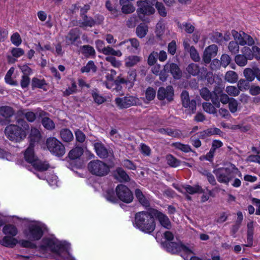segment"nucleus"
<instances>
[{
  "label": "nucleus",
  "instance_id": "nucleus-1",
  "mask_svg": "<svg viewBox=\"0 0 260 260\" xmlns=\"http://www.w3.org/2000/svg\"><path fill=\"white\" fill-rule=\"evenodd\" d=\"M153 209L150 208L148 211L137 212L133 221L134 227L144 233L152 234L156 228V221L152 213Z\"/></svg>",
  "mask_w": 260,
  "mask_h": 260
},
{
  "label": "nucleus",
  "instance_id": "nucleus-2",
  "mask_svg": "<svg viewBox=\"0 0 260 260\" xmlns=\"http://www.w3.org/2000/svg\"><path fill=\"white\" fill-rule=\"evenodd\" d=\"M18 124H11L5 129L7 138L15 142H20L26 137L29 130V126L24 119L17 120Z\"/></svg>",
  "mask_w": 260,
  "mask_h": 260
},
{
  "label": "nucleus",
  "instance_id": "nucleus-3",
  "mask_svg": "<svg viewBox=\"0 0 260 260\" xmlns=\"http://www.w3.org/2000/svg\"><path fill=\"white\" fill-rule=\"evenodd\" d=\"M164 237L167 241L162 242L161 245L167 251L173 254L183 252L185 255H186L183 257L185 260H188V255L194 253L192 249L182 243L171 242L174 237V235L170 231H166L164 233Z\"/></svg>",
  "mask_w": 260,
  "mask_h": 260
},
{
  "label": "nucleus",
  "instance_id": "nucleus-4",
  "mask_svg": "<svg viewBox=\"0 0 260 260\" xmlns=\"http://www.w3.org/2000/svg\"><path fill=\"white\" fill-rule=\"evenodd\" d=\"M231 168L220 167L213 171V173L216 177L217 181L221 183L228 185L236 176L238 169L234 164L230 163Z\"/></svg>",
  "mask_w": 260,
  "mask_h": 260
},
{
  "label": "nucleus",
  "instance_id": "nucleus-5",
  "mask_svg": "<svg viewBox=\"0 0 260 260\" xmlns=\"http://www.w3.org/2000/svg\"><path fill=\"white\" fill-rule=\"evenodd\" d=\"M243 74L246 79H241L238 82V87L240 90L249 89V82L253 81L255 78L260 81V68L258 66L245 69Z\"/></svg>",
  "mask_w": 260,
  "mask_h": 260
},
{
  "label": "nucleus",
  "instance_id": "nucleus-6",
  "mask_svg": "<svg viewBox=\"0 0 260 260\" xmlns=\"http://www.w3.org/2000/svg\"><path fill=\"white\" fill-rule=\"evenodd\" d=\"M45 225L33 221L28 224L27 228L24 230L23 234L25 237L30 241H38L43 236V228Z\"/></svg>",
  "mask_w": 260,
  "mask_h": 260
},
{
  "label": "nucleus",
  "instance_id": "nucleus-7",
  "mask_svg": "<svg viewBox=\"0 0 260 260\" xmlns=\"http://www.w3.org/2000/svg\"><path fill=\"white\" fill-rule=\"evenodd\" d=\"M89 172L93 175L104 177L110 172V167L104 161L99 159L91 160L87 165Z\"/></svg>",
  "mask_w": 260,
  "mask_h": 260
},
{
  "label": "nucleus",
  "instance_id": "nucleus-8",
  "mask_svg": "<svg viewBox=\"0 0 260 260\" xmlns=\"http://www.w3.org/2000/svg\"><path fill=\"white\" fill-rule=\"evenodd\" d=\"M42 242V244L39 246L41 250H46L49 248L51 252L58 255H60L61 250H67L68 249L67 244H57L54 240L51 238H43Z\"/></svg>",
  "mask_w": 260,
  "mask_h": 260
},
{
  "label": "nucleus",
  "instance_id": "nucleus-9",
  "mask_svg": "<svg viewBox=\"0 0 260 260\" xmlns=\"http://www.w3.org/2000/svg\"><path fill=\"white\" fill-rule=\"evenodd\" d=\"M46 145L50 152L56 156H62L66 152L64 146L55 137L47 138Z\"/></svg>",
  "mask_w": 260,
  "mask_h": 260
},
{
  "label": "nucleus",
  "instance_id": "nucleus-10",
  "mask_svg": "<svg viewBox=\"0 0 260 260\" xmlns=\"http://www.w3.org/2000/svg\"><path fill=\"white\" fill-rule=\"evenodd\" d=\"M115 191L119 201L123 203L129 204L134 200V194L131 189L125 185L118 184L116 188Z\"/></svg>",
  "mask_w": 260,
  "mask_h": 260
},
{
  "label": "nucleus",
  "instance_id": "nucleus-11",
  "mask_svg": "<svg viewBox=\"0 0 260 260\" xmlns=\"http://www.w3.org/2000/svg\"><path fill=\"white\" fill-rule=\"evenodd\" d=\"M34 147L35 146L32 144H29L24 152V160L19 159L17 160V164L27 168L28 165H31L34 163L39 158L35 153Z\"/></svg>",
  "mask_w": 260,
  "mask_h": 260
},
{
  "label": "nucleus",
  "instance_id": "nucleus-12",
  "mask_svg": "<svg viewBox=\"0 0 260 260\" xmlns=\"http://www.w3.org/2000/svg\"><path fill=\"white\" fill-rule=\"evenodd\" d=\"M182 105L185 108H188L189 114H194L197 109L196 100H190L188 92L185 90L182 91L180 95Z\"/></svg>",
  "mask_w": 260,
  "mask_h": 260
},
{
  "label": "nucleus",
  "instance_id": "nucleus-13",
  "mask_svg": "<svg viewBox=\"0 0 260 260\" xmlns=\"http://www.w3.org/2000/svg\"><path fill=\"white\" fill-rule=\"evenodd\" d=\"M152 213L154 215V218L158 221L161 226L167 230L172 229L171 221L167 215L155 208L153 209Z\"/></svg>",
  "mask_w": 260,
  "mask_h": 260
},
{
  "label": "nucleus",
  "instance_id": "nucleus-14",
  "mask_svg": "<svg viewBox=\"0 0 260 260\" xmlns=\"http://www.w3.org/2000/svg\"><path fill=\"white\" fill-rule=\"evenodd\" d=\"M174 95V91L171 85H168L166 88L164 87H159L157 93V97L159 101L166 99L169 102L173 101Z\"/></svg>",
  "mask_w": 260,
  "mask_h": 260
},
{
  "label": "nucleus",
  "instance_id": "nucleus-15",
  "mask_svg": "<svg viewBox=\"0 0 260 260\" xmlns=\"http://www.w3.org/2000/svg\"><path fill=\"white\" fill-rule=\"evenodd\" d=\"M81 30L78 27L70 30L68 35L65 37L66 41L68 44L78 45L81 43L80 40Z\"/></svg>",
  "mask_w": 260,
  "mask_h": 260
},
{
  "label": "nucleus",
  "instance_id": "nucleus-16",
  "mask_svg": "<svg viewBox=\"0 0 260 260\" xmlns=\"http://www.w3.org/2000/svg\"><path fill=\"white\" fill-rule=\"evenodd\" d=\"M138 8L137 12L138 14L144 15H150L155 13V9L152 6L149 5L146 1H138L137 3Z\"/></svg>",
  "mask_w": 260,
  "mask_h": 260
},
{
  "label": "nucleus",
  "instance_id": "nucleus-17",
  "mask_svg": "<svg viewBox=\"0 0 260 260\" xmlns=\"http://www.w3.org/2000/svg\"><path fill=\"white\" fill-rule=\"evenodd\" d=\"M138 99L133 96H125L123 98H117L115 99L116 104L120 108H127L132 106L136 105Z\"/></svg>",
  "mask_w": 260,
  "mask_h": 260
},
{
  "label": "nucleus",
  "instance_id": "nucleus-18",
  "mask_svg": "<svg viewBox=\"0 0 260 260\" xmlns=\"http://www.w3.org/2000/svg\"><path fill=\"white\" fill-rule=\"evenodd\" d=\"M173 186L181 193H183L182 188L184 189L186 192L190 194H193L196 193H203L204 192L202 187L199 185L192 186L188 184H184L181 185V187H179L178 185L173 183Z\"/></svg>",
  "mask_w": 260,
  "mask_h": 260
},
{
  "label": "nucleus",
  "instance_id": "nucleus-19",
  "mask_svg": "<svg viewBox=\"0 0 260 260\" xmlns=\"http://www.w3.org/2000/svg\"><path fill=\"white\" fill-rule=\"evenodd\" d=\"M218 47L215 44L208 46L204 50L203 60L206 63H209L212 57H215L217 53Z\"/></svg>",
  "mask_w": 260,
  "mask_h": 260
},
{
  "label": "nucleus",
  "instance_id": "nucleus-20",
  "mask_svg": "<svg viewBox=\"0 0 260 260\" xmlns=\"http://www.w3.org/2000/svg\"><path fill=\"white\" fill-rule=\"evenodd\" d=\"M93 145L96 155L101 159L107 158L112 154L102 142H95Z\"/></svg>",
  "mask_w": 260,
  "mask_h": 260
},
{
  "label": "nucleus",
  "instance_id": "nucleus-21",
  "mask_svg": "<svg viewBox=\"0 0 260 260\" xmlns=\"http://www.w3.org/2000/svg\"><path fill=\"white\" fill-rule=\"evenodd\" d=\"M50 167V164L47 161H43L38 158L31 165H28L27 169L30 171L34 169L39 172H43L47 171Z\"/></svg>",
  "mask_w": 260,
  "mask_h": 260
},
{
  "label": "nucleus",
  "instance_id": "nucleus-22",
  "mask_svg": "<svg viewBox=\"0 0 260 260\" xmlns=\"http://www.w3.org/2000/svg\"><path fill=\"white\" fill-rule=\"evenodd\" d=\"M113 177L120 182H128L130 181V177L121 167L117 168L113 172Z\"/></svg>",
  "mask_w": 260,
  "mask_h": 260
},
{
  "label": "nucleus",
  "instance_id": "nucleus-23",
  "mask_svg": "<svg viewBox=\"0 0 260 260\" xmlns=\"http://www.w3.org/2000/svg\"><path fill=\"white\" fill-rule=\"evenodd\" d=\"M14 109L11 107L8 106L0 107V116L4 117L8 123L12 122L10 118L14 115Z\"/></svg>",
  "mask_w": 260,
  "mask_h": 260
},
{
  "label": "nucleus",
  "instance_id": "nucleus-24",
  "mask_svg": "<svg viewBox=\"0 0 260 260\" xmlns=\"http://www.w3.org/2000/svg\"><path fill=\"white\" fill-rule=\"evenodd\" d=\"M135 197L139 203L145 208L150 207V203L149 199L142 192L139 188H136L135 190Z\"/></svg>",
  "mask_w": 260,
  "mask_h": 260
},
{
  "label": "nucleus",
  "instance_id": "nucleus-25",
  "mask_svg": "<svg viewBox=\"0 0 260 260\" xmlns=\"http://www.w3.org/2000/svg\"><path fill=\"white\" fill-rule=\"evenodd\" d=\"M166 65H168V70L174 79L178 80L181 78L182 72L178 64L173 62H167Z\"/></svg>",
  "mask_w": 260,
  "mask_h": 260
},
{
  "label": "nucleus",
  "instance_id": "nucleus-26",
  "mask_svg": "<svg viewBox=\"0 0 260 260\" xmlns=\"http://www.w3.org/2000/svg\"><path fill=\"white\" fill-rule=\"evenodd\" d=\"M18 243L17 239L9 236H5L0 240V244L8 248H14Z\"/></svg>",
  "mask_w": 260,
  "mask_h": 260
},
{
  "label": "nucleus",
  "instance_id": "nucleus-27",
  "mask_svg": "<svg viewBox=\"0 0 260 260\" xmlns=\"http://www.w3.org/2000/svg\"><path fill=\"white\" fill-rule=\"evenodd\" d=\"M104 197L106 200L112 203H118V199L115 191L113 188H108L103 194Z\"/></svg>",
  "mask_w": 260,
  "mask_h": 260
},
{
  "label": "nucleus",
  "instance_id": "nucleus-28",
  "mask_svg": "<svg viewBox=\"0 0 260 260\" xmlns=\"http://www.w3.org/2000/svg\"><path fill=\"white\" fill-rule=\"evenodd\" d=\"M247 240L248 244L246 246L251 247L253 245V237L254 234L253 222L251 221L247 223Z\"/></svg>",
  "mask_w": 260,
  "mask_h": 260
},
{
  "label": "nucleus",
  "instance_id": "nucleus-29",
  "mask_svg": "<svg viewBox=\"0 0 260 260\" xmlns=\"http://www.w3.org/2000/svg\"><path fill=\"white\" fill-rule=\"evenodd\" d=\"M148 32V26L145 23H141L136 29V34L140 39L144 38Z\"/></svg>",
  "mask_w": 260,
  "mask_h": 260
},
{
  "label": "nucleus",
  "instance_id": "nucleus-30",
  "mask_svg": "<svg viewBox=\"0 0 260 260\" xmlns=\"http://www.w3.org/2000/svg\"><path fill=\"white\" fill-rule=\"evenodd\" d=\"M3 232L6 236L15 237L18 234V230L14 225L8 224L3 227Z\"/></svg>",
  "mask_w": 260,
  "mask_h": 260
},
{
  "label": "nucleus",
  "instance_id": "nucleus-31",
  "mask_svg": "<svg viewBox=\"0 0 260 260\" xmlns=\"http://www.w3.org/2000/svg\"><path fill=\"white\" fill-rule=\"evenodd\" d=\"M82 21L79 22V26L80 27H92L95 25L94 18L90 16H88L87 15L81 16Z\"/></svg>",
  "mask_w": 260,
  "mask_h": 260
},
{
  "label": "nucleus",
  "instance_id": "nucleus-32",
  "mask_svg": "<svg viewBox=\"0 0 260 260\" xmlns=\"http://www.w3.org/2000/svg\"><path fill=\"white\" fill-rule=\"evenodd\" d=\"M41 134L39 131L35 127L31 128L29 134V144L35 146L36 142H39L40 139Z\"/></svg>",
  "mask_w": 260,
  "mask_h": 260
},
{
  "label": "nucleus",
  "instance_id": "nucleus-33",
  "mask_svg": "<svg viewBox=\"0 0 260 260\" xmlns=\"http://www.w3.org/2000/svg\"><path fill=\"white\" fill-rule=\"evenodd\" d=\"M127 74V77L126 79L127 86L128 89H131L134 87L135 82L136 80V71L135 70H129Z\"/></svg>",
  "mask_w": 260,
  "mask_h": 260
},
{
  "label": "nucleus",
  "instance_id": "nucleus-34",
  "mask_svg": "<svg viewBox=\"0 0 260 260\" xmlns=\"http://www.w3.org/2000/svg\"><path fill=\"white\" fill-rule=\"evenodd\" d=\"M81 53L85 55L86 57L91 56L93 58L95 56V51L94 48L89 45H84L81 47Z\"/></svg>",
  "mask_w": 260,
  "mask_h": 260
},
{
  "label": "nucleus",
  "instance_id": "nucleus-35",
  "mask_svg": "<svg viewBox=\"0 0 260 260\" xmlns=\"http://www.w3.org/2000/svg\"><path fill=\"white\" fill-rule=\"evenodd\" d=\"M83 149L81 147H76L70 151L68 157L70 159L79 158L83 153Z\"/></svg>",
  "mask_w": 260,
  "mask_h": 260
},
{
  "label": "nucleus",
  "instance_id": "nucleus-36",
  "mask_svg": "<svg viewBox=\"0 0 260 260\" xmlns=\"http://www.w3.org/2000/svg\"><path fill=\"white\" fill-rule=\"evenodd\" d=\"M60 136L62 141L66 142H69L74 138L72 132L68 128H64L61 130Z\"/></svg>",
  "mask_w": 260,
  "mask_h": 260
},
{
  "label": "nucleus",
  "instance_id": "nucleus-37",
  "mask_svg": "<svg viewBox=\"0 0 260 260\" xmlns=\"http://www.w3.org/2000/svg\"><path fill=\"white\" fill-rule=\"evenodd\" d=\"M171 145L176 149L179 150L185 153L188 152H192L195 153V151L192 150L190 146L188 144H184L180 142H175L173 143Z\"/></svg>",
  "mask_w": 260,
  "mask_h": 260
},
{
  "label": "nucleus",
  "instance_id": "nucleus-38",
  "mask_svg": "<svg viewBox=\"0 0 260 260\" xmlns=\"http://www.w3.org/2000/svg\"><path fill=\"white\" fill-rule=\"evenodd\" d=\"M105 6L114 17L116 18L121 15V12L117 9L116 7L113 6L109 0L106 2Z\"/></svg>",
  "mask_w": 260,
  "mask_h": 260
},
{
  "label": "nucleus",
  "instance_id": "nucleus-39",
  "mask_svg": "<svg viewBox=\"0 0 260 260\" xmlns=\"http://www.w3.org/2000/svg\"><path fill=\"white\" fill-rule=\"evenodd\" d=\"M167 164L171 167L176 168L181 165V161L176 158L172 154L166 156Z\"/></svg>",
  "mask_w": 260,
  "mask_h": 260
},
{
  "label": "nucleus",
  "instance_id": "nucleus-40",
  "mask_svg": "<svg viewBox=\"0 0 260 260\" xmlns=\"http://www.w3.org/2000/svg\"><path fill=\"white\" fill-rule=\"evenodd\" d=\"M186 70L189 74L196 76L200 73V67L198 64L191 63L187 66Z\"/></svg>",
  "mask_w": 260,
  "mask_h": 260
},
{
  "label": "nucleus",
  "instance_id": "nucleus-41",
  "mask_svg": "<svg viewBox=\"0 0 260 260\" xmlns=\"http://www.w3.org/2000/svg\"><path fill=\"white\" fill-rule=\"evenodd\" d=\"M47 85L44 79L40 80L36 77H34L31 80V88L34 90L36 88L43 89V86Z\"/></svg>",
  "mask_w": 260,
  "mask_h": 260
},
{
  "label": "nucleus",
  "instance_id": "nucleus-42",
  "mask_svg": "<svg viewBox=\"0 0 260 260\" xmlns=\"http://www.w3.org/2000/svg\"><path fill=\"white\" fill-rule=\"evenodd\" d=\"M80 71L82 73H89L90 71H92V72L95 73L97 71V67L95 65L93 61L90 60L87 62L85 66L81 68Z\"/></svg>",
  "mask_w": 260,
  "mask_h": 260
},
{
  "label": "nucleus",
  "instance_id": "nucleus-43",
  "mask_svg": "<svg viewBox=\"0 0 260 260\" xmlns=\"http://www.w3.org/2000/svg\"><path fill=\"white\" fill-rule=\"evenodd\" d=\"M102 53L106 55H113L120 57L122 55V53L120 50H115L113 48L107 46L106 48L102 49Z\"/></svg>",
  "mask_w": 260,
  "mask_h": 260
},
{
  "label": "nucleus",
  "instance_id": "nucleus-44",
  "mask_svg": "<svg viewBox=\"0 0 260 260\" xmlns=\"http://www.w3.org/2000/svg\"><path fill=\"white\" fill-rule=\"evenodd\" d=\"M42 124L45 128L48 130H52L55 128V124L54 122L48 117H44L42 118Z\"/></svg>",
  "mask_w": 260,
  "mask_h": 260
},
{
  "label": "nucleus",
  "instance_id": "nucleus-45",
  "mask_svg": "<svg viewBox=\"0 0 260 260\" xmlns=\"http://www.w3.org/2000/svg\"><path fill=\"white\" fill-rule=\"evenodd\" d=\"M200 173L207 177L208 182L212 185H215L217 184L214 176L208 170H204L202 171H200Z\"/></svg>",
  "mask_w": 260,
  "mask_h": 260
},
{
  "label": "nucleus",
  "instance_id": "nucleus-46",
  "mask_svg": "<svg viewBox=\"0 0 260 260\" xmlns=\"http://www.w3.org/2000/svg\"><path fill=\"white\" fill-rule=\"evenodd\" d=\"M158 132L161 134L167 135L173 137H177L179 134L177 131L170 128H160L158 129Z\"/></svg>",
  "mask_w": 260,
  "mask_h": 260
},
{
  "label": "nucleus",
  "instance_id": "nucleus-47",
  "mask_svg": "<svg viewBox=\"0 0 260 260\" xmlns=\"http://www.w3.org/2000/svg\"><path fill=\"white\" fill-rule=\"evenodd\" d=\"M239 45L237 42L232 41L228 45V49L232 54H236L239 51Z\"/></svg>",
  "mask_w": 260,
  "mask_h": 260
},
{
  "label": "nucleus",
  "instance_id": "nucleus-48",
  "mask_svg": "<svg viewBox=\"0 0 260 260\" xmlns=\"http://www.w3.org/2000/svg\"><path fill=\"white\" fill-rule=\"evenodd\" d=\"M225 79L229 82L235 83L238 80V75L234 71H229L226 72Z\"/></svg>",
  "mask_w": 260,
  "mask_h": 260
},
{
  "label": "nucleus",
  "instance_id": "nucleus-49",
  "mask_svg": "<svg viewBox=\"0 0 260 260\" xmlns=\"http://www.w3.org/2000/svg\"><path fill=\"white\" fill-rule=\"evenodd\" d=\"M202 106L204 110L209 114H214L217 113L215 106L212 105L210 103L204 102Z\"/></svg>",
  "mask_w": 260,
  "mask_h": 260
},
{
  "label": "nucleus",
  "instance_id": "nucleus-50",
  "mask_svg": "<svg viewBox=\"0 0 260 260\" xmlns=\"http://www.w3.org/2000/svg\"><path fill=\"white\" fill-rule=\"evenodd\" d=\"M248 58L243 54H237L235 57L236 63L240 67L245 66L247 63Z\"/></svg>",
  "mask_w": 260,
  "mask_h": 260
},
{
  "label": "nucleus",
  "instance_id": "nucleus-51",
  "mask_svg": "<svg viewBox=\"0 0 260 260\" xmlns=\"http://www.w3.org/2000/svg\"><path fill=\"white\" fill-rule=\"evenodd\" d=\"M210 39L213 42L218 44H221L223 42L222 34L218 31L213 32L210 37Z\"/></svg>",
  "mask_w": 260,
  "mask_h": 260
},
{
  "label": "nucleus",
  "instance_id": "nucleus-52",
  "mask_svg": "<svg viewBox=\"0 0 260 260\" xmlns=\"http://www.w3.org/2000/svg\"><path fill=\"white\" fill-rule=\"evenodd\" d=\"M156 96V90L151 87H148L145 91L146 99L148 101H151Z\"/></svg>",
  "mask_w": 260,
  "mask_h": 260
},
{
  "label": "nucleus",
  "instance_id": "nucleus-53",
  "mask_svg": "<svg viewBox=\"0 0 260 260\" xmlns=\"http://www.w3.org/2000/svg\"><path fill=\"white\" fill-rule=\"evenodd\" d=\"M21 247L24 248H29L30 249H36L37 246L36 244L32 243L30 240H21L18 241V243Z\"/></svg>",
  "mask_w": 260,
  "mask_h": 260
},
{
  "label": "nucleus",
  "instance_id": "nucleus-54",
  "mask_svg": "<svg viewBox=\"0 0 260 260\" xmlns=\"http://www.w3.org/2000/svg\"><path fill=\"white\" fill-rule=\"evenodd\" d=\"M155 8L159 14L162 17H165L167 15V11L164 5L161 2H158L156 4Z\"/></svg>",
  "mask_w": 260,
  "mask_h": 260
},
{
  "label": "nucleus",
  "instance_id": "nucleus-55",
  "mask_svg": "<svg viewBox=\"0 0 260 260\" xmlns=\"http://www.w3.org/2000/svg\"><path fill=\"white\" fill-rule=\"evenodd\" d=\"M165 31V25L162 21H159L156 25L155 34L158 38H160Z\"/></svg>",
  "mask_w": 260,
  "mask_h": 260
},
{
  "label": "nucleus",
  "instance_id": "nucleus-56",
  "mask_svg": "<svg viewBox=\"0 0 260 260\" xmlns=\"http://www.w3.org/2000/svg\"><path fill=\"white\" fill-rule=\"evenodd\" d=\"M140 61L138 56H130L127 58L125 62V66L127 67H132Z\"/></svg>",
  "mask_w": 260,
  "mask_h": 260
},
{
  "label": "nucleus",
  "instance_id": "nucleus-57",
  "mask_svg": "<svg viewBox=\"0 0 260 260\" xmlns=\"http://www.w3.org/2000/svg\"><path fill=\"white\" fill-rule=\"evenodd\" d=\"M188 52L190 54V58L195 62H198L200 60V57L199 54L193 46H191L190 50H188Z\"/></svg>",
  "mask_w": 260,
  "mask_h": 260
},
{
  "label": "nucleus",
  "instance_id": "nucleus-58",
  "mask_svg": "<svg viewBox=\"0 0 260 260\" xmlns=\"http://www.w3.org/2000/svg\"><path fill=\"white\" fill-rule=\"evenodd\" d=\"M121 9V13L128 14L133 13L135 10V8L131 3H129L127 5L122 6Z\"/></svg>",
  "mask_w": 260,
  "mask_h": 260
},
{
  "label": "nucleus",
  "instance_id": "nucleus-59",
  "mask_svg": "<svg viewBox=\"0 0 260 260\" xmlns=\"http://www.w3.org/2000/svg\"><path fill=\"white\" fill-rule=\"evenodd\" d=\"M168 65H165L164 68L159 73V80L162 82H165L167 80L169 75V70H168Z\"/></svg>",
  "mask_w": 260,
  "mask_h": 260
},
{
  "label": "nucleus",
  "instance_id": "nucleus-60",
  "mask_svg": "<svg viewBox=\"0 0 260 260\" xmlns=\"http://www.w3.org/2000/svg\"><path fill=\"white\" fill-rule=\"evenodd\" d=\"M201 97L205 101H208L211 99V92L207 87H203L200 90Z\"/></svg>",
  "mask_w": 260,
  "mask_h": 260
},
{
  "label": "nucleus",
  "instance_id": "nucleus-61",
  "mask_svg": "<svg viewBox=\"0 0 260 260\" xmlns=\"http://www.w3.org/2000/svg\"><path fill=\"white\" fill-rule=\"evenodd\" d=\"M158 53L157 52H152L148 56L147 63L149 66H153L156 62Z\"/></svg>",
  "mask_w": 260,
  "mask_h": 260
},
{
  "label": "nucleus",
  "instance_id": "nucleus-62",
  "mask_svg": "<svg viewBox=\"0 0 260 260\" xmlns=\"http://www.w3.org/2000/svg\"><path fill=\"white\" fill-rule=\"evenodd\" d=\"M229 108L230 112L232 113L237 111L238 102L233 98H230V101L229 102Z\"/></svg>",
  "mask_w": 260,
  "mask_h": 260
},
{
  "label": "nucleus",
  "instance_id": "nucleus-63",
  "mask_svg": "<svg viewBox=\"0 0 260 260\" xmlns=\"http://www.w3.org/2000/svg\"><path fill=\"white\" fill-rule=\"evenodd\" d=\"M11 41L16 46H19L22 42L20 35L18 32L14 33L11 37Z\"/></svg>",
  "mask_w": 260,
  "mask_h": 260
},
{
  "label": "nucleus",
  "instance_id": "nucleus-64",
  "mask_svg": "<svg viewBox=\"0 0 260 260\" xmlns=\"http://www.w3.org/2000/svg\"><path fill=\"white\" fill-rule=\"evenodd\" d=\"M240 89L234 86H229L226 87V92L230 95L236 96L240 93Z\"/></svg>",
  "mask_w": 260,
  "mask_h": 260
}]
</instances>
